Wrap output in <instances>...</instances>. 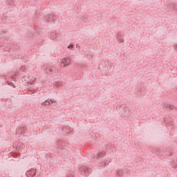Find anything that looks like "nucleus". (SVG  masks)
Returning <instances> with one entry per match:
<instances>
[{"mask_svg":"<svg viewBox=\"0 0 177 177\" xmlns=\"http://www.w3.org/2000/svg\"><path fill=\"white\" fill-rule=\"evenodd\" d=\"M7 83H8V85L12 86V88H16V86L15 85V83H13V82H7Z\"/></svg>","mask_w":177,"mask_h":177,"instance_id":"obj_10","label":"nucleus"},{"mask_svg":"<svg viewBox=\"0 0 177 177\" xmlns=\"http://www.w3.org/2000/svg\"><path fill=\"white\" fill-rule=\"evenodd\" d=\"M79 171L80 172V175H84V176H89V175H91V171H92V169L86 166H83L79 169Z\"/></svg>","mask_w":177,"mask_h":177,"instance_id":"obj_1","label":"nucleus"},{"mask_svg":"<svg viewBox=\"0 0 177 177\" xmlns=\"http://www.w3.org/2000/svg\"><path fill=\"white\" fill-rule=\"evenodd\" d=\"M98 157H104V154L103 153H100Z\"/></svg>","mask_w":177,"mask_h":177,"instance_id":"obj_12","label":"nucleus"},{"mask_svg":"<svg viewBox=\"0 0 177 177\" xmlns=\"http://www.w3.org/2000/svg\"><path fill=\"white\" fill-rule=\"evenodd\" d=\"M26 175H30L31 177L35 176L37 175V169H30L26 171Z\"/></svg>","mask_w":177,"mask_h":177,"instance_id":"obj_4","label":"nucleus"},{"mask_svg":"<svg viewBox=\"0 0 177 177\" xmlns=\"http://www.w3.org/2000/svg\"><path fill=\"white\" fill-rule=\"evenodd\" d=\"M56 15H50L46 17V20L48 23H55V20H56Z\"/></svg>","mask_w":177,"mask_h":177,"instance_id":"obj_3","label":"nucleus"},{"mask_svg":"<svg viewBox=\"0 0 177 177\" xmlns=\"http://www.w3.org/2000/svg\"><path fill=\"white\" fill-rule=\"evenodd\" d=\"M73 48H74V44H70L68 46V49H73Z\"/></svg>","mask_w":177,"mask_h":177,"instance_id":"obj_11","label":"nucleus"},{"mask_svg":"<svg viewBox=\"0 0 177 177\" xmlns=\"http://www.w3.org/2000/svg\"><path fill=\"white\" fill-rule=\"evenodd\" d=\"M50 103H51L50 100H46L41 103V105L45 106L46 107V106H50Z\"/></svg>","mask_w":177,"mask_h":177,"instance_id":"obj_7","label":"nucleus"},{"mask_svg":"<svg viewBox=\"0 0 177 177\" xmlns=\"http://www.w3.org/2000/svg\"><path fill=\"white\" fill-rule=\"evenodd\" d=\"M174 10H176L177 12V4H176V6L174 7Z\"/></svg>","mask_w":177,"mask_h":177,"instance_id":"obj_15","label":"nucleus"},{"mask_svg":"<svg viewBox=\"0 0 177 177\" xmlns=\"http://www.w3.org/2000/svg\"><path fill=\"white\" fill-rule=\"evenodd\" d=\"M46 73H47V74H52L53 73H56V68L55 66L46 68Z\"/></svg>","mask_w":177,"mask_h":177,"instance_id":"obj_5","label":"nucleus"},{"mask_svg":"<svg viewBox=\"0 0 177 177\" xmlns=\"http://www.w3.org/2000/svg\"><path fill=\"white\" fill-rule=\"evenodd\" d=\"M174 49H177V44L173 46Z\"/></svg>","mask_w":177,"mask_h":177,"instance_id":"obj_14","label":"nucleus"},{"mask_svg":"<svg viewBox=\"0 0 177 177\" xmlns=\"http://www.w3.org/2000/svg\"><path fill=\"white\" fill-rule=\"evenodd\" d=\"M166 107L169 109V110H174V105L171 104H166Z\"/></svg>","mask_w":177,"mask_h":177,"instance_id":"obj_9","label":"nucleus"},{"mask_svg":"<svg viewBox=\"0 0 177 177\" xmlns=\"http://www.w3.org/2000/svg\"><path fill=\"white\" fill-rule=\"evenodd\" d=\"M120 44H122V43L124 42V39H121L120 40Z\"/></svg>","mask_w":177,"mask_h":177,"instance_id":"obj_13","label":"nucleus"},{"mask_svg":"<svg viewBox=\"0 0 177 177\" xmlns=\"http://www.w3.org/2000/svg\"><path fill=\"white\" fill-rule=\"evenodd\" d=\"M120 174H121V173H120V171H117V174H118V175L120 176V175H121Z\"/></svg>","mask_w":177,"mask_h":177,"instance_id":"obj_16","label":"nucleus"},{"mask_svg":"<svg viewBox=\"0 0 177 177\" xmlns=\"http://www.w3.org/2000/svg\"><path fill=\"white\" fill-rule=\"evenodd\" d=\"M71 63L70 58H64L62 59L61 67L64 68V67L70 66Z\"/></svg>","mask_w":177,"mask_h":177,"instance_id":"obj_2","label":"nucleus"},{"mask_svg":"<svg viewBox=\"0 0 177 177\" xmlns=\"http://www.w3.org/2000/svg\"><path fill=\"white\" fill-rule=\"evenodd\" d=\"M176 3H170L167 5V8H169V9H170L171 10H175V6H176Z\"/></svg>","mask_w":177,"mask_h":177,"instance_id":"obj_6","label":"nucleus"},{"mask_svg":"<svg viewBox=\"0 0 177 177\" xmlns=\"http://www.w3.org/2000/svg\"><path fill=\"white\" fill-rule=\"evenodd\" d=\"M51 107H56L57 106V102L55 101V100H50Z\"/></svg>","mask_w":177,"mask_h":177,"instance_id":"obj_8","label":"nucleus"}]
</instances>
